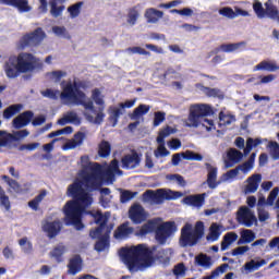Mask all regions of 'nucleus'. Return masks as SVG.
<instances>
[{
	"label": "nucleus",
	"instance_id": "obj_1",
	"mask_svg": "<svg viewBox=\"0 0 279 279\" xmlns=\"http://www.w3.org/2000/svg\"><path fill=\"white\" fill-rule=\"evenodd\" d=\"M78 175L81 180L76 179L68 187V195L73 199L65 203L63 214L65 216V226H74L76 230H83L84 223L82 222V217L86 213V208L93 205V196L89 193L101 189V180L99 179L101 168L96 166L89 171H80Z\"/></svg>",
	"mask_w": 279,
	"mask_h": 279
},
{
	"label": "nucleus",
	"instance_id": "obj_2",
	"mask_svg": "<svg viewBox=\"0 0 279 279\" xmlns=\"http://www.w3.org/2000/svg\"><path fill=\"white\" fill-rule=\"evenodd\" d=\"M82 82H69L64 86H62V93L58 89L47 88L41 93L43 97H47L48 99L58 100L60 97L61 101L69 105L74 102L75 106H83L86 110H90V112H97L95 110V104L90 98L86 99V94L82 92Z\"/></svg>",
	"mask_w": 279,
	"mask_h": 279
},
{
	"label": "nucleus",
	"instance_id": "obj_3",
	"mask_svg": "<svg viewBox=\"0 0 279 279\" xmlns=\"http://www.w3.org/2000/svg\"><path fill=\"white\" fill-rule=\"evenodd\" d=\"M119 254L129 271H138V269H145L154 265V252L146 244L122 247Z\"/></svg>",
	"mask_w": 279,
	"mask_h": 279
},
{
	"label": "nucleus",
	"instance_id": "obj_4",
	"mask_svg": "<svg viewBox=\"0 0 279 279\" xmlns=\"http://www.w3.org/2000/svg\"><path fill=\"white\" fill-rule=\"evenodd\" d=\"M40 63V59L36 58L29 52H21L19 56L9 58V61L4 65L7 77L14 78L19 77L21 73H32L36 71Z\"/></svg>",
	"mask_w": 279,
	"mask_h": 279
},
{
	"label": "nucleus",
	"instance_id": "obj_5",
	"mask_svg": "<svg viewBox=\"0 0 279 279\" xmlns=\"http://www.w3.org/2000/svg\"><path fill=\"white\" fill-rule=\"evenodd\" d=\"M93 217L98 227L95 230H92L89 235L92 239H99V241L95 243L94 250H96V252H104V250L110 245V234L112 233V230H114V223L108 225L109 218L101 211H97Z\"/></svg>",
	"mask_w": 279,
	"mask_h": 279
},
{
	"label": "nucleus",
	"instance_id": "obj_6",
	"mask_svg": "<svg viewBox=\"0 0 279 279\" xmlns=\"http://www.w3.org/2000/svg\"><path fill=\"white\" fill-rule=\"evenodd\" d=\"M177 231L178 227L173 221L162 222L156 229V221L148 220L141 227L138 234L140 236H146V234H151V232H155L156 241H158L160 245H165V243H167V239L175 234Z\"/></svg>",
	"mask_w": 279,
	"mask_h": 279
},
{
	"label": "nucleus",
	"instance_id": "obj_7",
	"mask_svg": "<svg viewBox=\"0 0 279 279\" xmlns=\"http://www.w3.org/2000/svg\"><path fill=\"white\" fill-rule=\"evenodd\" d=\"M206 232V227L204 226V221H196L194 228L193 225L186 222L181 228V234L179 238V244L181 247H195L202 239H204V234Z\"/></svg>",
	"mask_w": 279,
	"mask_h": 279
},
{
	"label": "nucleus",
	"instance_id": "obj_8",
	"mask_svg": "<svg viewBox=\"0 0 279 279\" xmlns=\"http://www.w3.org/2000/svg\"><path fill=\"white\" fill-rule=\"evenodd\" d=\"M213 114H215V111H213V107L210 105H193L190 108L186 126L199 128V120L204 119V117H210Z\"/></svg>",
	"mask_w": 279,
	"mask_h": 279
},
{
	"label": "nucleus",
	"instance_id": "obj_9",
	"mask_svg": "<svg viewBox=\"0 0 279 279\" xmlns=\"http://www.w3.org/2000/svg\"><path fill=\"white\" fill-rule=\"evenodd\" d=\"M143 197L146 199H150L155 204H163L165 201L171 202V199H178L179 197H182L181 192H173L169 190L168 192L165 189H159L156 192L154 190H147Z\"/></svg>",
	"mask_w": 279,
	"mask_h": 279
},
{
	"label": "nucleus",
	"instance_id": "obj_10",
	"mask_svg": "<svg viewBox=\"0 0 279 279\" xmlns=\"http://www.w3.org/2000/svg\"><path fill=\"white\" fill-rule=\"evenodd\" d=\"M45 38H47L45 31H43L41 27H37L35 31L27 33L20 39V46L22 49H26V47H39Z\"/></svg>",
	"mask_w": 279,
	"mask_h": 279
},
{
	"label": "nucleus",
	"instance_id": "obj_11",
	"mask_svg": "<svg viewBox=\"0 0 279 279\" xmlns=\"http://www.w3.org/2000/svg\"><path fill=\"white\" fill-rule=\"evenodd\" d=\"M45 38H47L45 31H43L41 27H37L35 31L27 33L20 39V46L22 49H26V47H39Z\"/></svg>",
	"mask_w": 279,
	"mask_h": 279
},
{
	"label": "nucleus",
	"instance_id": "obj_12",
	"mask_svg": "<svg viewBox=\"0 0 279 279\" xmlns=\"http://www.w3.org/2000/svg\"><path fill=\"white\" fill-rule=\"evenodd\" d=\"M29 136V131L21 130L14 132V134L8 131L0 130V149L3 147H12L14 143L21 141V138H27Z\"/></svg>",
	"mask_w": 279,
	"mask_h": 279
},
{
	"label": "nucleus",
	"instance_id": "obj_13",
	"mask_svg": "<svg viewBox=\"0 0 279 279\" xmlns=\"http://www.w3.org/2000/svg\"><path fill=\"white\" fill-rule=\"evenodd\" d=\"M236 221L240 226H245V228H252L256 223V216L253 210L247 206H241L236 211Z\"/></svg>",
	"mask_w": 279,
	"mask_h": 279
},
{
	"label": "nucleus",
	"instance_id": "obj_14",
	"mask_svg": "<svg viewBox=\"0 0 279 279\" xmlns=\"http://www.w3.org/2000/svg\"><path fill=\"white\" fill-rule=\"evenodd\" d=\"M256 160V153H253L248 160L236 166L234 169L229 170L225 175L228 180H232V178H236L239 175V172L242 171V173H250L252 169H254V162Z\"/></svg>",
	"mask_w": 279,
	"mask_h": 279
},
{
	"label": "nucleus",
	"instance_id": "obj_15",
	"mask_svg": "<svg viewBox=\"0 0 279 279\" xmlns=\"http://www.w3.org/2000/svg\"><path fill=\"white\" fill-rule=\"evenodd\" d=\"M205 169L207 171V186L211 190L217 189V186L221 184V181H217V173L219 172V169L208 162L205 163Z\"/></svg>",
	"mask_w": 279,
	"mask_h": 279
},
{
	"label": "nucleus",
	"instance_id": "obj_16",
	"mask_svg": "<svg viewBox=\"0 0 279 279\" xmlns=\"http://www.w3.org/2000/svg\"><path fill=\"white\" fill-rule=\"evenodd\" d=\"M32 119H34V111L27 110L20 113L15 119L12 121V125L15 130H21L32 123Z\"/></svg>",
	"mask_w": 279,
	"mask_h": 279
},
{
	"label": "nucleus",
	"instance_id": "obj_17",
	"mask_svg": "<svg viewBox=\"0 0 279 279\" xmlns=\"http://www.w3.org/2000/svg\"><path fill=\"white\" fill-rule=\"evenodd\" d=\"M138 165H141V155L136 151L124 155L121 159L122 169H136Z\"/></svg>",
	"mask_w": 279,
	"mask_h": 279
},
{
	"label": "nucleus",
	"instance_id": "obj_18",
	"mask_svg": "<svg viewBox=\"0 0 279 279\" xmlns=\"http://www.w3.org/2000/svg\"><path fill=\"white\" fill-rule=\"evenodd\" d=\"M129 217L133 223H143L147 219L145 208L141 205H133L129 210Z\"/></svg>",
	"mask_w": 279,
	"mask_h": 279
},
{
	"label": "nucleus",
	"instance_id": "obj_19",
	"mask_svg": "<svg viewBox=\"0 0 279 279\" xmlns=\"http://www.w3.org/2000/svg\"><path fill=\"white\" fill-rule=\"evenodd\" d=\"M1 5H9V8H15L21 13L29 12L32 7H29L28 0H0Z\"/></svg>",
	"mask_w": 279,
	"mask_h": 279
},
{
	"label": "nucleus",
	"instance_id": "obj_20",
	"mask_svg": "<svg viewBox=\"0 0 279 279\" xmlns=\"http://www.w3.org/2000/svg\"><path fill=\"white\" fill-rule=\"evenodd\" d=\"M132 234H134V229L130 227V222L125 221L116 229L113 238L123 241L125 239H130Z\"/></svg>",
	"mask_w": 279,
	"mask_h": 279
},
{
	"label": "nucleus",
	"instance_id": "obj_21",
	"mask_svg": "<svg viewBox=\"0 0 279 279\" xmlns=\"http://www.w3.org/2000/svg\"><path fill=\"white\" fill-rule=\"evenodd\" d=\"M43 230L46 232L49 239H56V236H58L62 230V223L58 220L46 222L43 226Z\"/></svg>",
	"mask_w": 279,
	"mask_h": 279
},
{
	"label": "nucleus",
	"instance_id": "obj_22",
	"mask_svg": "<svg viewBox=\"0 0 279 279\" xmlns=\"http://www.w3.org/2000/svg\"><path fill=\"white\" fill-rule=\"evenodd\" d=\"M84 138H86V133L78 131L74 134V138L66 142L62 149L63 151H69V149H75V147H80L84 144Z\"/></svg>",
	"mask_w": 279,
	"mask_h": 279
},
{
	"label": "nucleus",
	"instance_id": "obj_23",
	"mask_svg": "<svg viewBox=\"0 0 279 279\" xmlns=\"http://www.w3.org/2000/svg\"><path fill=\"white\" fill-rule=\"evenodd\" d=\"M247 43L240 41L235 44H222L219 47L215 48L214 53H219L222 51L223 53H234V51H241V47H245Z\"/></svg>",
	"mask_w": 279,
	"mask_h": 279
},
{
	"label": "nucleus",
	"instance_id": "obj_24",
	"mask_svg": "<svg viewBox=\"0 0 279 279\" xmlns=\"http://www.w3.org/2000/svg\"><path fill=\"white\" fill-rule=\"evenodd\" d=\"M262 180H263V175L258 173L251 175L247 179V184L244 187V193L246 194L256 193V191H258V186Z\"/></svg>",
	"mask_w": 279,
	"mask_h": 279
},
{
	"label": "nucleus",
	"instance_id": "obj_25",
	"mask_svg": "<svg viewBox=\"0 0 279 279\" xmlns=\"http://www.w3.org/2000/svg\"><path fill=\"white\" fill-rule=\"evenodd\" d=\"M84 260L82 259V256L74 255L72 258H70L68 264V274L71 276H75L82 271V265Z\"/></svg>",
	"mask_w": 279,
	"mask_h": 279
},
{
	"label": "nucleus",
	"instance_id": "obj_26",
	"mask_svg": "<svg viewBox=\"0 0 279 279\" xmlns=\"http://www.w3.org/2000/svg\"><path fill=\"white\" fill-rule=\"evenodd\" d=\"M184 204L187 206H194L195 208H202V205L206 202V194L190 195L183 198Z\"/></svg>",
	"mask_w": 279,
	"mask_h": 279
},
{
	"label": "nucleus",
	"instance_id": "obj_27",
	"mask_svg": "<svg viewBox=\"0 0 279 279\" xmlns=\"http://www.w3.org/2000/svg\"><path fill=\"white\" fill-rule=\"evenodd\" d=\"M253 71H267L268 73H274L279 71V65L276 61L263 60L253 68Z\"/></svg>",
	"mask_w": 279,
	"mask_h": 279
},
{
	"label": "nucleus",
	"instance_id": "obj_28",
	"mask_svg": "<svg viewBox=\"0 0 279 279\" xmlns=\"http://www.w3.org/2000/svg\"><path fill=\"white\" fill-rule=\"evenodd\" d=\"M228 159L229 161H226L227 169H230L231 167H234V165L239 163L240 160H243V153L235 148H231L228 151Z\"/></svg>",
	"mask_w": 279,
	"mask_h": 279
},
{
	"label": "nucleus",
	"instance_id": "obj_29",
	"mask_svg": "<svg viewBox=\"0 0 279 279\" xmlns=\"http://www.w3.org/2000/svg\"><path fill=\"white\" fill-rule=\"evenodd\" d=\"M144 16L147 23H158L165 16V13L158 9L149 8L146 9Z\"/></svg>",
	"mask_w": 279,
	"mask_h": 279
},
{
	"label": "nucleus",
	"instance_id": "obj_30",
	"mask_svg": "<svg viewBox=\"0 0 279 279\" xmlns=\"http://www.w3.org/2000/svg\"><path fill=\"white\" fill-rule=\"evenodd\" d=\"M219 236H221V226L214 222L209 227V233L206 235V241L208 243H215V241H219Z\"/></svg>",
	"mask_w": 279,
	"mask_h": 279
},
{
	"label": "nucleus",
	"instance_id": "obj_31",
	"mask_svg": "<svg viewBox=\"0 0 279 279\" xmlns=\"http://www.w3.org/2000/svg\"><path fill=\"white\" fill-rule=\"evenodd\" d=\"M256 239V233L251 229H244L240 232V239L238 240V245H246L247 243L254 242Z\"/></svg>",
	"mask_w": 279,
	"mask_h": 279
},
{
	"label": "nucleus",
	"instance_id": "obj_32",
	"mask_svg": "<svg viewBox=\"0 0 279 279\" xmlns=\"http://www.w3.org/2000/svg\"><path fill=\"white\" fill-rule=\"evenodd\" d=\"M141 16V4L134 5L128 9L126 23L129 25H136L138 17Z\"/></svg>",
	"mask_w": 279,
	"mask_h": 279
},
{
	"label": "nucleus",
	"instance_id": "obj_33",
	"mask_svg": "<svg viewBox=\"0 0 279 279\" xmlns=\"http://www.w3.org/2000/svg\"><path fill=\"white\" fill-rule=\"evenodd\" d=\"M121 114H123V109L121 107L109 108V123H112V128H117V124L119 123V119L121 118Z\"/></svg>",
	"mask_w": 279,
	"mask_h": 279
},
{
	"label": "nucleus",
	"instance_id": "obj_34",
	"mask_svg": "<svg viewBox=\"0 0 279 279\" xmlns=\"http://www.w3.org/2000/svg\"><path fill=\"white\" fill-rule=\"evenodd\" d=\"M60 1L61 3H64L66 0H50L49 5H50V14L53 16V19H58V16H62V12H64V5L58 7V2Z\"/></svg>",
	"mask_w": 279,
	"mask_h": 279
},
{
	"label": "nucleus",
	"instance_id": "obj_35",
	"mask_svg": "<svg viewBox=\"0 0 279 279\" xmlns=\"http://www.w3.org/2000/svg\"><path fill=\"white\" fill-rule=\"evenodd\" d=\"M149 110H151V107L149 105H140L130 114V119L132 121H136V119H141V117H144V114H147Z\"/></svg>",
	"mask_w": 279,
	"mask_h": 279
},
{
	"label": "nucleus",
	"instance_id": "obj_36",
	"mask_svg": "<svg viewBox=\"0 0 279 279\" xmlns=\"http://www.w3.org/2000/svg\"><path fill=\"white\" fill-rule=\"evenodd\" d=\"M236 239H239V234H236L235 232L226 233L221 242V252H226V250L230 247V245H232V243H234Z\"/></svg>",
	"mask_w": 279,
	"mask_h": 279
},
{
	"label": "nucleus",
	"instance_id": "obj_37",
	"mask_svg": "<svg viewBox=\"0 0 279 279\" xmlns=\"http://www.w3.org/2000/svg\"><path fill=\"white\" fill-rule=\"evenodd\" d=\"M23 110V105L21 104H15L9 106L7 109L3 110V119H12L14 114H19Z\"/></svg>",
	"mask_w": 279,
	"mask_h": 279
},
{
	"label": "nucleus",
	"instance_id": "obj_38",
	"mask_svg": "<svg viewBox=\"0 0 279 279\" xmlns=\"http://www.w3.org/2000/svg\"><path fill=\"white\" fill-rule=\"evenodd\" d=\"M81 167L82 170L81 171H93V169H95V167L101 168V165L97 163V162H90V157H88V155H84L81 157Z\"/></svg>",
	"mask_w": 279,
	"mask_h": 279
},
{
	"label": "nucleus",
	"instance_id": "obj_39",
	"mask_svg": "<svg viewBox=\"0 0 279 279\" xmlns=\"http://www.w3.org/2000/svg\"><path fill=\"white\" fill-rule=\"evenodd\" d=\"M58 125H66V123H80V118L77 117V113L70 111L68 114H65L63 118H60L57 121Z\"/></svg>",
	"mask_w": 279,
	"mask_h": 279
},
{
	"label": "nucleus",
	"instance_id": "obj_40",
	"mask_svg": "<svg viewBox=\"0 0 279 279\" xmlns=\"http://www.w3.org/2000/svg\"><path fill=\"white\" fill-rule=\"evenodd\" d=\"M110 151H112L110 142L102 141L98 146V156H100V158H108V156H110Z\"/></svg>",
	"mask_w": 279,
	"mask_h": 279
},
{
	"label": "nucleus",
	"instance_id": "obj_41",
	"mask_svg": "<svg viewBox=\"0 0 279 279\" xmlns=\"http://www.w3.org/2000/svg\"><path fill=\"white\" fill-rule=\"evenodd\" d=\"M46 196H47V192L41 191L36 197H34L31 202H28L29 208H32V210H38V207L40 206V202H43Z\"/></svg>",
	"mask_w": 279,
	"mask_h": 279
},
{
	"label": "nucleus",
	"instance_id": "obj_42",
	"mask_svg": "<svg viewBox=\"0 0 279 279\" xmlns=\"http://www.w3.org/2000/svg\"><path fill=\"white\" fill-rule=\"evenodd\" d=\"M265 8H266V15L269 16V19H277L278 21V16H279L278 7L274 5L271 1H267L265 3Z\"/></svg>",
	"mask_w": 279,
	"mask_h": 279
},
{
	"label": "nucleus",
	"instance_id": "obj_43",
	"mask_svg": "<svg viewBox=\"0 0 279 279\" xmlns=\"http://www.w3.org/2000/svg\"><path fill=\"white\" fill-rule=\"evenodd\" d=\"M19 245L22 247L24 254H32V252H34V244H32L27 236L20 239Z\"/></svg>",
	"mask_w": 279,
	"mask_h": 279
},
{
	"label": "nucleus",
	"instance_id": "obj_44",
	"mask_svg": "<svg viewBox=\"0 0 279 279\" xmlns=\"http://www.w3.org/2000/svg\"><path fill=\"white\" fill-rule=\"evenodd\" d=\"M195 263L198 264L199 267H210L213 265L210 256L201 253L195 257Z\"/></svg>",
	"mask_w": 279,
	"mask_h": 279
},
{
	"label": "nucleus",
	"instance_id": "obj_45",
	"mask_svg": "<svg viewBox=\"0 0 279 279\" xmlns=\"http://www.w3.org/2000/svg\"><path fill=\"white\" fill-rule=\"evenodd\" d=\"M82 5H84V2H76L75 4H72L68 8V12L71 16V19H77L80 14L82 13Z\"/></svg>",
	"mask_w": 279,
	"mask_h": 279
},
{
	"label": "nucleus",
	"instance_id": "obj_46",
	"mask_svg": "<svg viewBox=\"0 0 279 279\" xmlns=\"http://www.w3.org/2000/svg\"><path fill=\"white\" fill-rule=\"evenodd\" d=\"M138 195V192H132L130 190H122L120 194L121 204H128L131 199H134Z\"/></svg>",
	"mask_w": 279,
	"mask_h": 279
},
{
	"label": "nucleus",
	"instance_id": "obj_47",
	"mask_svg": "<svg viewBox=\"0 0 279 279\" xmlns=\"http://www.w3.org/2000/svg\"><path fill=\"white\" fill-rule=\"evenodd\" d=\"M0 206H3L5 210H10L12 205L10 203V196L5 194V190L0 185Z\"/></svg>",
	"mask_w": 279,
	"mask_h": 279
},
{
	"label": "nucleus",
	"instance_id": "obj_48",
	"mask_svg": "<svg viewBox=\"0 0 279 279\" xmlns=\"http://www.w3.org/2000/svg\"><path fill=\"white\" fill-rule=\"evenodd\" d=\"M85 117L89 123H95L96 125H101L104 123V119H106V113L100 111L94 118L92 114L85 113Z\"/></svg>",
	"mask_w": 279,
	"mask_h": 279
},
{
	"label": "nucleus",
	"instance_id": "obj_49",
	"mask_svg": "<svg viewBox=\"0 0 279 279\" xmlns=\"http://www.w3.org/2000/svg\"><path fill=\"white\" fill-rule=\"evenodd\" d=\"M202 93H204V95H206V97H223V95L221 94V89L219 88H210V87H206V86H202L201 87Z\"/></svg>",
	"mask_w": 279,
	"mask_h": 279
},
{
	"label": "nucleus",
	"instance_id": "obj_50",
	"mask_svg": "<svg viewBox=\"0 0 279 279\" xmlns=\"http://www.w3.org/2000/svg\"><path fill=\"white\" fill-rule=\"evenodd\" d=\"M173 134V129L171 126H166L163 130L159 131V134L157 136V143L159 145H162L165 143V140L168 136H171Z\"/></svg>",
	"mask_w": 279,
	"mask_h": 279
},
{
	"label": "nucleus",
	"instance_id": "obj_51",
	"mask_svg": "<svg viewBox=\"0 0 279 279\" xmlns=\"http://www.w3.org/2000/svg\"><path fill=\"white\" fill-rule=\"evenodd\" d=\"M65 247L64 245H58L50 253L51 257L56 259L57 263H62V256H64Z\"/></svg>",
	"mask_w": 279,
	"mask_h": 279
},
{
	"label": "nucleus",
	"instance_id": "obj_52",
	"mask_svg": "<svg viewBox=\"0 0 279 279\" xmlns=\"http://www.w3.org/2000/svg\"><path fill=\"white\" fill-rule=\"evenodd\" d=\"M1 180H3L8 184V186H10V189H12L13 191H21V183H19V181L5 174L1 175Z\"/></svg>",
	"mask_w": 279,
	"mask_h": 279
},
{
	"label": "nucleus",
	"instance_id": "obj_53",
	"mask_svg": "<svg viewBox=\"0 0 279 279\" xmlns=\"http://www.w3.org/2000/svg\"><path fill=\"white\" fill-rule=\"evenodd\" d=\"M269 154L272 160H279V144L278 142H269L268 143Z\"/></svg>",
	"mask_w": 279,
	"mask_h": 279
},
{
	"label": "nucleus",
	"instance_id": "obj_54",
	"mask_svg": "<svg viewBox=\"0 0 279 279\" xmlns=\"http://www.w3.org/2000/svg\"><path fill=\"white\" fill-rule=\"evenodd\" d=\"M172 272L177 278H184V276H186V266L184 263H179L174 266Z\"/></svg>",
	"mask_w": 279,
	"mask_h": 279
},
{
	"label": "nucleus",
	"instance_id": "obj_55",
	"mask_svg": "<svg viewBox=\"0 0 279 279\" xmlns=\"http://www.w3.org/2000/svg\"><path fill=\"white\" fill-rule=\"evenodd\" d=\"M228 264H222L218 266L215 270L211 271L210 276H206L203 279H214L217 278L220 274H226V270L228 269Z\"/></svg>",
	"mask_w": 279,
	"mask_h": 279
},
{
	"label": "nucleus",
	"instance_id": "obj_56",
	"mask_svg": "<svg viewBox=\"0 0 279 279\" xmlns=\"http://www.w3.org/2000/svg\"><path fill=\"white\" fill-rule=\"evenodd\" d=\"M220 124L221 125H231L232 122L236 121V118L231 114H226L223 112L219 113Z\"/></svg>",
	"mask_w": 279,
	"mask_h": 279
},
{
	"label": "nucleus",
	"instance_id": "obj_57",
	"mask_svg": "<svg viewBox=\"0 0 279 279\" xmlns=\"http://www.w3.org/2000/svg\"><path fill=\"white\" fill-rule=\"evenodd\" d=\"M219 14H221V16H226L227 19H236V13L230 7L220 9Z\"/></svg>",
	"mask_w": 279,
	"mask_h": 279
},
{
	"label": "nucleus",
	"instance_id": "obj_58",
	"mask_svg": "<svg viewBox=\"0 0 279 279\" xmlns=\"http://www.w3.org/2000/svg\"><path fill=\"white\" fill-rule=\"evenodd\" d=\"M253 10L257 14L258 19H265L266 16V9L263 8V3L256 2L253 4Z\"/></svg>",
	"mask_w": 279,
	"mask_h": 279
},
{
	"label": "nucleus",
	"instance_id": "obj_59",
	"mask_svg": "<svg viewBox=\"0 0 279 279\" xmlns=\"http://www.w3.org/2000/svg\"><path fill=\"white\" fill-rule=\"evenodd\" d=\"M279 187H274L272 191H270L266 204L268 206H274V202H276V197H278Z\"/></svg>",
	"mask_w": 279,
	"mask_h": 279
},
{
	"label": "nucleus",
	"instance_id": "obj_60",
	"mask_svg": "<svg viewBox=\"0 0 279 279\" xmlns=\"http://www.w3.org/2000/svg\"><path fill=\"white\" fill-rule=\"evenodd\" d=\"M129 53H138V56H150V52L143 49L142 47L135 46L126 49Z\"/></svg>",
	"mask_w": 279,
	"mask_h": 279
},
{
	"label": "nucleus",
	"instance_id": "obj_61",
	"mask_svg": "<svg viewBox=\"0 0 279 279\" xmlns=\"http://www.w3.org/2000/svg\"><path fill=\"white\" fill-rule=\"evenodd\" d=\"M169 154L170 151L167 149V147H165V143L159 144V147L157 148V150H155L156 158H158V156H161V158H165L169 156Z\"/></svg>",
	"mask_w": 279,
	"mask_h": 279
},
{
	"label": "nucleus",
	"instance_id": "obj_62",
	"mask_svg": "<svg viewBox=\"0 0 279 279\" xmlns=\"http://www.w3.org/2000/svg\"><path fill=\"white\" fill-rule=\"evenodd\" d=\"M52 32L56 34V36H62L63 38L69 36V32H66V27L64 26H53Z\"/></svg>",
	"mask_w": 279,
	"mask_h": 279
},
{
	"label": "nucleus",
	"instance_id": "obj_63",
	"mask_svg": "<svg viewBox=\"0 0 279 279\" xmlns=\"http://www.w3.org/2000/svg\"><path fill=\"white\" fill-rule=\"evenodd\" d=\"M166 118V113L162 111H158L155 113V118H154V125L155 128H158V125H160V123H162L165 121Z\"/></svg>",
	"mask_w": 279,
	"mask_h": 279
},
{
	"label": "nucleus",
	"instance_id": "obj_64",
	"mask_svg": "<svg viewBox=\"0 0 279 279\" xmlns=\"http://www.w3.org/2000/svg\"><path fill=\"white\" fill-rule=\"evenodd\" d=\"M246 252H250V246H239L232 250L231 254L232 256H243Z\"/></svg>",
	"mask_w": 279,
	"mask_h": 279
}]
</instances>
